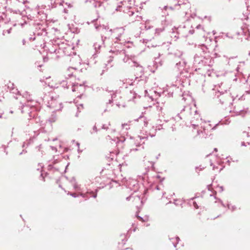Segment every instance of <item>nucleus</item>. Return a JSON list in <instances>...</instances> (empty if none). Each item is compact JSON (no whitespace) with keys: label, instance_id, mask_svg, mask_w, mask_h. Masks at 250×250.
Returning <instances> with one entry per match:
<instances>
[{"label":"nucleus","instance_id":"obj_1","mask_svg":"<svg viewBox=\"0 0 250 250\" xmlns=\"http://www.w3.org/2000/svg\"><path fill=\"white\" fill-rule=\"evenodd\" d=\"M213 63V60L209 55L208 48L206 46H202L194 55L193 64L196 67L195 70L202 69L206 71L205 75L210 76L213 70L211 68Z\"/></svg>","mask_w":250,"mask_h":250},{"label":"nucleus","instance_id":"obj_2","mask_svg":"<svg viewBox=\"0 0 250 250\" xmlns=\"http://www.w3.org/2000/svg\"><path fill=\"white\" fill-rule=\"evenodd\" d=\"M123 61L125 63L128 64L131 67H136L137 70L140 73L139 77L136 76L134 80L126 79L124 80L123 81V84H128L130 85H138L137 86L139 87H142L143 89H145V92L146 93L147 90L145 89L146 85H145L146 83V80L144 76H142L144 74V68L138 63L135 56H129L125 53V55H123ZM127 85H125V88L127 87Z\"/></svg>","mask_w":250,"mask_h":250},{"label":"nucleus","instance_id":"obj_3","mask_svg":"<svg viewBox=\"0 0 250 250\" xmlns=\"http://www.w3.org/2000/svg\"><path fill=\"white\" fill-rule=\"evenodd\" d=\"M44 48L51 54L55 53L56 58H59L63 55H68L66 51L70 48V46L66 43L57 39L50 41L44 45Z\"/></svg>","mask_w":250,"mask_h":250},{"label":"nucleus","instance_id":"obj_4","mask_svg":"<svg viewBox=\"0 0 250 250\" xmlns=\"http://www.w3.org/2000/svg\"><path fill=\"white\" fill-rule=\"evenodd\" d=\"M98 18V16L90 21H87V23L90 24L91 23L94 22V26L96 30L102 31L105 30L106 31V35L108 38H111L114 42L120 41V38L124 34L125 29L123 27H117L113 29H109L108 26L99 25L97 22Z\"/></svg>","mask_w":250,"mask_h":250},{"label":"nucleus","instance_id":"obj_5","mask_svg":"<svg viewBox=\"0 0 250 250\" xmlns=\"http://www.w3.org/2000/svg\"><path fill=\"white\" fill-rule=\"evenodd\" d=\"M223 85L224 83H221V85L219 86L220 89L213 92V99H215L216 102H219L222 105H230L232 104L234 97L231 96V93L227 90L223 89L222 88Z\"/></svg>","mask_w":250,"mask_h":250},{"label":"nucleus","instance_id":"obj_6","mask_svg":"<svg viewBox=\"0 0 250 250\" xmlns=\"http://www.w3.org/2000/svg\"><path fill=\"white\" fill-rule=\"evenodd\" d=\"M124 48V45L123 43L119 42V41H114L112 45L110 53L113 54L115 56L123 57L126 53Z\"/></svg>","mask_w":250,"mask_h":250},{"label":"nucleus","instance_id":"obj_7","mask_svg":"<svg viewBox=\"0 0 250 250\" xmlns=\"http://www.w3.org/2000/svg\"><path fill=\"white\" fill-rule=\"evenodd\" d=\"M25 2V0H6L7 6L15 11L24 10Z\"/></svg>","mask_w":250,"mask_h":250},{"label":"nucleus","instance_id":"obj_8","mask_svg":"<svg viewBox=\"0 0 250 250\" xmlns=\"http://www.w3.org/2000/svg\"><path fill=\"white\" fill-rule=\"evenodd\" d=\"M181 92V89L178 87H177L175 85H172L168 87L167 91H164L163 94L166 96H167L168 97H172L173 94H178L179 96H181L179 93ZM181 96L183 97L182 100L186 101V99L184 96V94H182Z\"/></svg>","mask_w":250,"mask_h":250},{"label":"nucleus","instance_id":"obj_9","mask_svg":"<svg viewBox=\"0 0 250 250\" xmlns=\"http://www.w3.org/2000/svg\"><path fill=\"white\" fill-rule=\"evenodd\" d=\"M200 127L203 129V130H200L198 128L197 134L201 135V137L206 138L208 134V130L210 129H214L215 126L211 127V125L209 123L205 122L203 124L201 123Z\"/></svg>","mask_w":250,"mask_h":250},{"label":"nucleus","instance_id":"obj_10","mask_svg":"<svg viewBox=\"0 0 250 250\" xmlns=\"http://www.w3.org/2000/svg\"><path fill=\"white\" fill-rule=\"evenodd\" d=\"M168 59L167 54H163L159 53L158 57L155 58L154 65L156 68L162 66L165 63L166 60Z\"/></svg>","mask_w":250,"mask_h":250},{"label":"nucleus","instance_id":"obj_11","mask_svg":"<svg viewBox=\"0 0 250 250\" xmlns=\"http://www.w3.org/2000/svg\"><path fill=\"white\" fill-rule=\"evenodd\" d=\"M124 184L127 188L134 192H136L138 190L139 185L137 181L135 179H129L124 183Z\"/></svg>","mask_w":250,"mask_h":250},{"label":"nucleus","instance_id":"obj_12","mask_svg":"<svg viewBox=\"0 0 250 250\" xmlns=\"http://www.w3.org/2000/svg\"><path fill=\"white\" fill-rule=\"evenodd\" d=\"M192 115L191 113V108L190 107H185L181 110L180 113H178L177 116L180 119H188L189 116Z\"/></svg>","mask_w":250,"mask_h":250},{"label":"nucleus","instance_id":"obj_13","mask_svg":"<svg viewBox=\"0 0 250 250\" xmlns=\"http://www.w3.org/2000/svg\"><path fill=\"white\" fill-rule=\"evenodd\" d=\"M183 52L180 50H176L173 52H169L167 53L168 59H170L173 61V62H176L179 61L180 59L182 58Z\"/></svg>","mask_w":250,"mask_h":250},{"label":"nucleus","instance_id":"obj_14","mask_svg":"<svg viewBox=\"0 0 250 250\" xmlns=\"http://www.w3.org/2000/svg\"><path fill=\"white\" fill-rule=\"evenodd\" d=\"M175 30L176 31L177 34H179L181 37H186L188 36V32L190 33V34H192L193 33V30H189L188 31L186 29V26L184 25L183 26H180L178 27L175 28Z\"/></svg>","mask_w":250,"mask_h":250},{"label":"nucleus","instance_id":"obj_15","mask_svg":"<svg viewBox=\"0 0 250 250\" xmlns=\"http://www.w3.org/2000/svg\"><path fill=\"white\" fill-rule=\"evenodd\" d=\"M29 122L31 124L34 125V127L37 128L39 127H42L44 125V123L43 121L41 120V118L37 116L34 117L32 119H30Z\"/></svg>","mask_w":250,"mask_h":250},{"label":"nucleus","instance_id":"obj_16","mask_svg":"<svg viewBox=\"0 0 250 250\" xmlns=\"http://www.w3.org/2000/svg\"><path fill=\"white\" fill-rule=\"evenodd\" d=\"M234 114L233 116L240 115L244 116L246 114L250 113V110L248 107L243 108V109H240L239 108H235L234 111H233Z\"/></svg>","mask_w":250,"mask_h":250},{"label":"nucleus","instance_id":"obj_17","mask_svg":"<svg viewBox=\"0 0 250 250\" xmlns=\"http://www.w3.org/2000/svg\"><path fill=\"white\" fill-rule=\"evenodd\" d=\"M72 91H78L79 93L83 94L85 90V87L83 84H79L78 83H71Z\"/></svg>","mask_w":250,"mask_h":250},{"label":"nucleus","instance_id":"obj_18","mask_svg":"<svg viewBox=\"0 0 250 250\" xmlns=\"http://www.w3.org/2000/svg\"><path fill=\"white\" fill-rule=\"evenodd\" d=\"M111 99L109 100V101L108 103H107V104H111L113 102H115L117 106L120 107V104L119 102H117V101L118 100V98H121L120 93H118L117 92H114L111 94Z\"/></svg>","mask_w":250,"mask_h":250},{"label":"nucleus","instance_id":"obj_19","mask_svg":"<svg viewBox=\"0 0 250 250\" xmlns=\"http://www.w3.org/2000/svg\"><path fill=\"white\" fill-rule=\"evenodd\" d=\"M174 62H176L175 67L179 71L183 70L186 67L187 65V62L185 59L183 58L180 59L179 61Z\"/></svg>","mask_w":250,"mask_h":250},{"label":"nucleus","instance_id":"obj_20","mask_svg":"<svg viewBox=\"0 0 250 250\" xmlns=\"http://www.w3.org/2000/svg\"><path fill=\"white\" fill-rule=\"evenodd\" d=\"M37 13L36 18L41 21H46L47 18L46 14L42 10L37 9L34 11Z\"/></svg>","mask_w":250,"mask_h":250},{"label":"nucleus","instance_id":"obj_21","mask_svg":"<svg viewBox=\"0 0 250 250\" xmlns=\"http://www.w3.org/2000/svg\"><path fill=\"white\" fill-rule=\"evenodd\" d=\"M131 199L133 200V201L134 202L135 204H137V203L140 202L142 205L143 204V201L141 199L139 195H133L131 194L129 196L126 198V200L127 201H129Z\"/></svg>","mask_w":250,"mask_h":250},{"label":"nucleus","instance_id":"obj_22","mask_svg":"<svg viewBox=\"0 0 250 250\" xmlns=\"http://www.w3.org/2000/svg\"><path fill=\"white\" fill-rule=\"evenodd\" d=\"M34 36H45L47 35V32L44 27H39V29L34 32Z\"/></svg>","mask_w":250,"mask_h":250},{"label":"nucleus","instance_id":"obj_23","mask_svg":"<svg viewBox=\"0 0 250 250\" xmlns=\"http://www.w3.org/2000/svg\"><path fill=\"white\" fill-rule=\"evenodd\" d=\"M77 69L76 67H69L68 68L65 74V78L68 79L73 76V72Z\"/></svg>","mask_w":250,"mask_h":250},{"label":"nucleus","instance_id":"obj_24","mask_svg":"<svg viewBox=\"0 0 250 250\" xmlns=\"http://www.w3.org/2000/svg\"><path fill=\"white\" fill-rule=\"evenodd\" d=\"M70 61L72 64L78 65L81 64V59L79 56L75 55L70 59Z\"/></svg>","mask_w":250,"mask_h":250},{"label":"nucleus","instance_id":"obj_25","mask_svg":"<svg viewBox=\"0 0 250 250\" xmlns=\"http://www.w3.org/2000/svg\"><path fill=\"white\" fill-rule=\"evenodd\" d=\"M168 9V7L167 5H165L163 7L160 6L158 8V12H161L163 17H166L168 15V13L167 11Z\"/></svg>","mask_w":250,"mask_h":250},{"label":"nucleus","instance_id":"obj_26","mask_svg":"<svg viewBox=\"0 0 250 250\" xmlns=\"http://www.w3.org/2000/svg\"><path fill=\"white\" fill-rule=\"evenodd\" d=\"M144 149V146L142 144H136L135 147L130 149V152H133L136 151H142Z\"/></svg>","mask_w":250,"mask_h":250},{"label":"nucleus","instance_id":"obj_27","mask_svg":"<svg viewBox=\"0 0 250 250\" xmlns=\"http://www.w3.org/2000/svg\"><path fill=\"white\" fill-rule=\"evenodd\" d=\"M175 27H174L172 29V31L171 32V38H173V40L176 41H177L179 38V36L180 35L179 34H176V30H175Z\"/></svg>","mask_w":250,"mask_h":250},{"label":"nucleus","instance_id":"obj_28","mask_svg":"<svg viewBox=\"0 0 250 250\" xmlns=\"http://www.w3.org/2000/svg\"><path fill=\"white\" fill-rule=\"evenodd\" d=\"M88 194H90V196H92L93 198H96L97 197V194H94L93 191H90V192L88 191L85 193H81L80 196H82L83 198L87 199L89 197L88 196Z\"/></svg>","mask_w":250,"mask_h":250},{"label":"nucleus","instance_id":"obj_29","mask_svg":"<svg viewBox=\"0 0 250 250\" xmlns=\"http://www.w3.org/2000/svg\"><path fill=\"white\" fill-rule=\"evenodd\" d=\"M165 30V27L164 26H163L161 27L157 28L155 29V36H159L161 33L163 32Z\"/></svg>","mask_w":250,"mask_h":250},{"label":"nucleus","instance_id":"obj_30","mask_svg":"<svg viewBox=\"0 0 250 250\" xmlns=\"http://www.w3.org/2000/svg\"><path fill=\"white\" fill-rule=\"evenodd\" d=\"M169 239L172 242L173 246L175 248L176 247L177 244H178V242L180 241V238L178 236H176L175 238L169 237Z\"/></svg>","mask_w":250,"mask_h":250},{"label":"nucleus","instance_id":"obj_31","mask_svg":"<svg viewBox=\"0 0 250 250\" xmlns=\"http://www.w3.org/2000/svg\"><path fill=\"white\" fill-rule=\"evenodd\" d=\"M13 83H10V85L8 86V88H9L10 92L14 94L18 93L19 91L18 90V89L15 87H13Z\"/></svg>","mask_w":250,"mask_h":250},{"label":"nucleus","instance_id":"obj_32","mask_svg":"<svg viewBox=\"0 0 250 250\" xmlns=\"http://www.w3.org/2000/svg\"><path fill=\"white\" fill-rule=\"evenodd\" d=\"M125 141V139L124 137H121V138H117L114 140V141L116 142L117 146H119L122 145Z\"/></svg>","mask_w":250,"mask_h":250},{"label":"nucleus","instance_id":"obj_33","mask_svg":"<svg viewBox=\"0 0 250 250\" xmlns=\"http://www.w3.org/2000/svg\"><path fill=\"white\" fill-rule=\"evenodd\" d=\"M131 16H132V19L134 18L135 19V21H140L142 20V16H139L138 15V13H136V14H135L133 12H132Z\"/></svg>","mask_w":250,"mask_h":250},{"label":"nucleus","instance_id":"obj_34","mask_svg":"<svg viewBox=\"0 0 250 250\" xmlns=\"http://www.w3.org/2000/svg\"><path fill=\"white\" fill-rule=\"evenodd\" d=\"M138 121L140 122H143V125L144 126H146L148 124V121L147 120V119L145 117H140Z\"/></svg>","mask_w":250,"mask_h":250},{"label":"nucleus","instance_id":"obj_35","mask_svg":"<svg viewBox=\"0 0 250 250\" xmlns=\"http://www.w3.org/2000/svg\"><path fill=\"white\" fill-rule=\"evenodd\" d=\"M93 47L94 48V49L95 50V51L98 52L99 50L100 49L101 44L100 42H96L94 43Z\"/></svg>","mask_w":250,"mask_h":250},{"label":"nucleus","instance_id":"obj_36","mask_svg":"<svg viewBox=\"0 0 250 250\" xmlns=\"http://www.w3.org/2000/svg\"><path fill=\"white\" fill-rule=\"evenodd\" d=\"M71 84L69 83L68 84V82L66 80H63L61 82V85L62 87L66 88H68L69 86L71 85Z\"/></svg>","mask_w":250,"mask_h":250},{"label":"nucleus","instance_id":"obj_37","mask_svg":"<svg viewBox=\"0 0 250 250\" xmlns=\"http://www.w3.org/2000/svg\"><path fill=\"white\" fill-rule=\"evenodd\" d=\"M31 105L30 104H25V105H23V107L21 109V112L23 113L25 111H27L28 112L29 111V106H30Z\"/></svg>","mask_w":250,"mask_h":250},{"label":"nucleus","instance_id":"obj_38","mask_svg":"<svg viewBox=\"0 0 250 250\" xmlns=\"http://www.w3.org/2000/svg\"><path fill=\"white\" fill-rule=\"evenodd\" d=\"M191 125L194 129H195L196 127H199V125L198 123H195L194 120H192L190 121Z\"/></svg>","mask_w":250,"mask_h":250},{"label":"nucleus","instance_id":"obj_39","mask_svg":"<svg viewBox=\"0 0 250 250\" xmlns=\"http://www.w3.org/2000/svg\"><path fill=\"white\" fill-rule=\"evenodd\" d=\"M56 116H55L54 115H52L51 117L48 119V121L50 123H53L56 121Z\"/></svg>","mask_w":250,"mask_h":250},{"label":"nucleus","instance_id":"obj_40","mask_svg":"<svg viewBox=\"0 0 250 250\" xmlns=\"http://www.w3.org/2000/svg\"><path fill=\"white\" fill-rule=\"evenodd\" d=\"M113 56H115L113 54V55H112V56L111 55L109 57L108 60L107 61L108 64H110V63L112 62L113 58L114 57Z\"/></svg>","mask_w":250,"mask_h":250},{"label":"nucleus","instance_id":"obj_41","mask_svg":"<svg viewBox=\"0 0 250 250\" xmlns=\"http://www.w3.org/2000/svg\"><path fill=\"white\" fill-rule=\"evenodd\" d=\"M48 169L49 170H51L53 169H55V170H57V171L58 170V168L54 167L51 164H50L48 166Z\"/></svg>","mask_w":250,"mask_h":250},{"label":"nucleus","instance_id":"obj_42","mask_svg":"<svg viewBox=\"0 0 250 250\" xmlns=\"http://www.w3.org/2000/svg\"><path fill=\"white\" fill-rule=\"evenodd\" d=\"M122 126L123 128H125V130L129 129V125L127 124H122Z\"/></svg>","mask_w":250,"mask_h":250},{"label":"nucleus","instance_id":"obj_43","mask_svg":"<svg viewBox=\"0 0 250 250\" xmlns=\"http://www.w3.org/2000/svg\"><path fill=\"white\" fill-rule=\"evenodd\" d=\"M228 208L229 209H231L232 211L236 209V207L234 206H231L230 204H228Z\"/></svg>","mask_w":250,"mask_h":250},{"label":"nucleus","instance_id":"obj_44","mask_svg":"<svg viewBox=\"0 0 250 250\" xmlns=\"http://www.w3.org/2000/svg\"><path fill=\"white\" fill-rule=\"evenodd\" d=\"M174 204L176 205H182V202L179 200H174Z\"/></svg>","mask_w":250,"mask_h":250},{"label":"nucleus","instance_id":"obj_45","mask_svg":"<svg viewBox=\"0 0 250 250\" xmlns=\"http://www.w3.org/2000/svg\"><path fill=\"white\" fill-rule=\"evenodd\" d=\"M110 125V123H108L107 124L103 125L102 127L104 129L107 130V129H108V127Z\"/></svg>","mask_w":250,"mask_h":250},{"label":"nucleus","instance_id":"obj_46","mask_svg":"<svg viewBox=\"0 0 250 250\" xmlns=\"http://www.w3.org/2000/svg\"><path fill=\"white\" fill-rule=\"evenodd\" d=\"M50 4H51V8H54L56 6V4L55 3V2L53 1V0H49Z\"/></svg>","mask_w":250,"mask_h":250},{"label":"nucleus","instance_id":"obj_47","mask_svg":"<svg viewBox=\"0 0 250 250\" xmlns=\"http://www.w3.org/2000/svg\"><path fill=\"white\" fill-rule=\"evenodd\" d=\"M193 112L195 113V114H194L195 117H194V118L196 119V121L197 122H199L200 121V120H199V115L198 114H196V113L197 112V111L195 110L193 111Z\"/></svg>","mask_w":250,"mask_h":250},{"label":"nucleus","instance_id":"obj_48","mask_svg":"<svg viewBox=\"0 0 250 250\" xmlns=\"http://www.w3.org/2000/svg\"><path fill=\"white\" fill-rule=\"evenodd\" d=\"M12 30V28H10L7 30H3V35H5V34L6 33L7 34H10L11 33V31Z\"/></svg>","mask_w":250,"mask_h":250},{"label":"nucleus","instance_id":"obj_49","mask_svg":"<svg viewBox=\"0 0 250 250\" xmlns=\"http://www.w3.org/2000/svg\"><path fill=\"white\" fill-rule=\"evenodd\" d=\"M72 185L73 186L74 188L75 189H78L79 188V187L77 185L76 182L74 183V184H73Z\"/></svg>","mask_w":250,"mask_h":250},{"label":"nucleus","instance_id":"obj_50","mask_svg":"<svg viewBox=\"0 0 250 250\" xmlns=\"http://www.w3.org/2000/svg\"><path fill=\"white\" fill-rule=\"evenodd\" d=\"M192 205L195 208H196V209L198 208H199L198 206L195 201H192Z\"/></svg>","mask_w":250,"mask_h":250},{"label":"nucleus","instance_id":"obj_51","mask_svg":"<svg viewBox=\"0 0 250 250\" xmlns=\"http://www.w3.org/2000/svg\"><path fill=\"white\" fill-rule=\"evenodd\" d=\"M83 108V104H81L79 106H77L78 111H79V112H81V109H82Z\"/></svg>","mask_w":250,"mask_h":250},{"label":"nucleus","instance_id":"obj_52","mask_svg":"<svg viewBox=\"0 0 250 250\" xmlns=\"http://www.w3.org/2000/svg\"><path fill=\"white\" fill-rule=\"evenodd\" d=\"M68 194L71 195V196L76 198L78 196V195H77L76 193H68Z\"/></svg>","mask_w":250,"mask_h":250},{"label":"nucleus","instance_id":"obj_53","mask_svg":"<svg viewBox=\"0 0 250 250\" xmlns=\"http://www.w3.org/2000/svg\"><path fill=\"white\" fill-rule=\"evenodd\" d=\"M70 182L71 183V185H72L73 184H74V183L76 182V181L75 178L73 177L71 179Z\"/></svg>","mask_w":250,"mask_h":250},{"label":"nucleus","instance_id":"obj_54","mask_svg":"<svg viewBox=\"0 0 250 250\" xmlns=\"http://www.w3.org/2000/svg\"><path fill=\"white\" fill-rule=\"evenodd\" d=\"M101 5V3L100 2H97L95 3V4L94 5V6L95 7H100Z\"/></svg>","mask_w":250,"mask_h":250},{"label":"nucleus","instance_id":"obj_55","mask_svg":"<svg viewBox=\"0 0 250 250\" xmlns=\"http://www.w3.org/2000/svg\"><path fill=\"white\" fill-rule=\"evenodd\" d=\"M122 8V6L121 5H119L118 6L116 9H115V10L116 11H120L121 10V8Z\"/></svg>","mask_w":250,"mask_h":250},{"label":"nucleus","instance_id":"obj_56","mask_svg":"<svg viewBox=\"0 0 250 250\" xmlns=\"http://www.w3.org/2000/svg\"><path fill=\"white\" fill-rule=\"evenodd\" d=\"M137 218L140 219V220L143 221V222H145V220L143 219V218H142V217L140 216H137Z\"/></svg>","mask_w":250,"mask_h":250},{"label":"nucleus","instance_id":"obj_57","mask_svg":"<svg viewBox=\"0 0 250 250\" xmlns=\"http://www.w3.org/2000/svg\"><path fill=\"white\" fill-rule=\"evenodd\" d=\"M218 188H219L220 192H222L224 190V188L222 186L219 187Z\"/></svg>","mask_w":250,"mask_h":250},{"label":"nucleus","instance_id":"obj_58","mask_svg":"<svg viewBox=\"0 0 250 250\" xmlns=\"http://www.w3.org/2000/svg\"><path fill=\"white\" fill-rule=\"evenodd\" d=\"M26 152H27V151H26V150H25V149H23V150L21 152H20V153H19V155H21V154H23V153H26Z\"/></svg>","mask_w":250,"mask_h":250},{"label":"nucleus","instance_id":"obj_59","mask_svg":"<svg viewBox=\"0 0 250 250\" xmlns=\"http://www.w3.org/2000/svg\"><path fill=\"white\" fill-rule=\"evenodd\" d=\"M217 200L218 202H220L222 205V206L223 207H225V205L223 204V202L222 201V200L220 199H217Z\"/></svg>","mask_w":250,"mask_h":250},{"label":"nucleus","instance_id":"obj_60","mask_svg":"<svg viewBox=\"0 0 250 250\" xmlns=\"http://www.w3.org/2000/svg\"><path fill=\"white\" fill-rule=\"evenodd\" d=\"M133 93V98H135V95H137V94L135 93V92H132L131 91H130V94H132Z\"/></svg>","mask_w":250,"mask_h":250},{"label":"nucleus","instance_id":"obj_61","mask_svg":"<svg viewBox=\"0 0 250 250\" xmlns=\"http://www.w3.org/2000/svg\"><path fill=\"white\" fill-rule=\"evenodd\" d=\"M148 138V136L147 135L146 136H143V137H140V140H142V139H147Z\"/></svg>","mask_w":250,"mask_h":250},{"label":"nucleus","instance_id":"obj_62","mask_svg":"<svg viewBox=\"0 0 250 250\" xmlns=\"http://www.w3.org/2000/svg\"><path fill=\"white\" fill-rule=\"evenodd\" d=\"M202 27V26L201 25H200V24H199L198 25H197L196 26V28L197 29H200V28H201Z\"/></svg>","mask_w":250,"mask_h":250},{"label":"nucleus","instance_id":"obj_63","mask_svg":"<svg viewBox=\"0 0 250 250\" xmlns=\"http://www.w3.org/2000/svg\"><path fill=\"white\" fill-rule=\"evenodd\" d=\"M166 22H167V21L166 20H165L164 21H162V24L165 25Z\"/></svg>","mask_w":250,"mask_h":250},{"label":"nucleus","instance_id":"obj_64","mask_svg":"<svg viewBox=\"0 0 250 250\" xmlns=\"http://www.w3.org/2000/svg\"><path fill=\"white\" fill-rule=\"evenodd\" d=\"M93 130H95L96 132H97V127H96V126L95 125H94V126H93Z\"/></svg>","mask_w":250,"mask_h":250}]
</instances>
